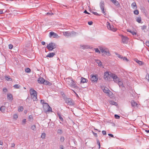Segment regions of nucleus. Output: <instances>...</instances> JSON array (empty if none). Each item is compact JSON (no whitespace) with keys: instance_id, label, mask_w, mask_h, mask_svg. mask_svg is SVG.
<instances>
[{"instance_id":"18","label":"nucleus","mask_w":149,"mask_h":149,"mask_svg":"<svg viewBox=\"0 0 149 149\" xmlns=\"http://www.w3.org/2000/svg\"><path fill=\"white\" fill-rule=\"evenodd\" d=\"M49 105L47 103H44V104H43V108L44 110H46V109L49 107Z\"/></svg>"},{"instance_id":"40","label":"nucleus","mask_w":149,"mask_h":149,"mask_svg":"<svg viewBox=\"0 0 149 149\" xmlns=\"http://www.w3.org/2000/svg\"><path fill=\"white\" fill-rule=\"evenodd\" d=\"M64 140H65V138L64 137L61 136V137L60 139V140L61 142H63L64 141Z\"/></svg>"},{"instance_id":"36","label":"nucleus","mask_w":149,"mask_h":149,"mask_svg":"<svg viewBox=\"0 0 149 149\" xmlns=\"http://www.w3.org/2000/svg\"><path fill=\"white\" fill-rule=\"evenodd\" d=\"M20 87V86L18 84H15L13 86L14 88L16 89L19 88Z\"/></svg>"},{"instance_id":"17","label":"nucleus","mask_w":149,"mask_h":149,"mask_svg":"<svg viewBox=\"0 0 149 149\" xmlns=\"http://www.w3.org/2000/svg\"><path fill=\"white\" fill-rule=\"evenodd\" d=\"M87 81L88 80L84 78L83 77H81V83H84L86 82H87Z\"/></svg>"},{"instance_id":"24","label":"nucleus","mask_w":149,"mask_h":149,"mask_svg":"<svg viewBox=\"0 0 149 149\" xmlns=\"http://www.w3.org/2000/svg\"><path fill=\"white\" fill-rule=\"evenodd\" d=\"M57 115L59 117V119L60 120L62 121H63V118L62 117L61 114H60V113H57Z\"/></svg>"},{"instance_id":"32","label":"nucleus","mask_w":149,"mask_h":149,"mask_svg":"<svg viewBox=\"0 0 149 149\" xmlns=\"http://www.w3.org/2000/svg\"><path fill=\"white\" fill-rule=\"evenodd\" d=\"M44 84L46 85H48L49 86H50L52 84L47 81H45Z\"/></svg>"},{"instance_id":"3","label":"nucleus","mask_w":149,"mask_h":149,"mask_svg":"<svg viewBox=\"0 0 149 149\" xmlns=\"http://www.w3.org/2000/svg\"><path fill=\"white\" fill-rule=\"evenodd\" d=\"M63 35L67 37L72 36L76 35V33L74 31H66L63 32Z\"/></svg>"},{"instance_id":"51","label":"nucleus","mask_w":149,"mask_h":149,"mask_svg":"<svg viewBox=\"0 0 149 149\" xmlns=\"http://www.w3.org/2000/svg\"><path fill=\"white\" fill-rule=\"evenodd\" d=\"M95 51L96 52H98L99 53H100V52L98 48L95 49Z\"/></svg>"},{"instance_id":"27","label":"nucleus","mask_w":149,"mask_h":149,"mask_svg":"<svg viewBox=\"0 0 149 149\" xmlns=\"http://www.w3.org/2000/svg\"><path fill=\"white\" fill-rule=\"evenodd\" d=\"M136 21L139 23H141V17H137L136 18Z\"/></svg>"},{"instance_id":"34","label":"nucleus","mask_w":149,"mask_h":149,"mask_svg":"<svg viewBox=\"0 0 149 149\" xmlns=\"http://www.w3.org/2000/svg\"><path fill=\"white\" fill-rule=\"evenodd\" d=\"M31 71V69L29 68H26L25 69V72L28 73L30 72Z\"/></svg>"},{"instance_id":"60","label":"nucleus","mask_w":149,"mask_h":149,"mask_svg":"<svg viewBox=\"0 0 149 149\" xmlns=\"http://www.w3.org/2000/svg\"><path fill=\"white\" fill-rule=\"evenodd\" d=\"M93 22L92 21L88 22V24L90 25H92L93 24Z\"/></svg>"},{"instance_id":"23","label":"nucleus","mask_w":149,"mask_h":149,"mask_svg":"<svg viewBox=\"0 0 149 149\" xmlns=\"http://www.w3.org/2000/svg\"><path fill=\"white\" fill-rule=\"evenodd\" d=\"M107 94L110 97H112L113 93L109 90L107 93Z\"/></svg>"},{"instance_id":"1","label":"nucleus","mask_w":149,"mask_h":149,"mask_svg":"<svg viewBox=\"0 0 149 149\" xmlns=\"http://www.w3.org/2000/svg\"><path fill=\"white\" fill-rule=\"evenodd\" d=\"M30 92L31 96L34 101L37 100V92L33 88H31L30 90Z\"/></svg>"},{"instance_id":"37","label":"nucleus","mask_w":149,"mask_h":149,"mask_svg":"<svg viewBox=\"0 0 149 149\" xmlns=\"http://www.w3.org/2000/svg\"><path fill=\"white\" fill-rule=\"evenodd\" d=\"M96 62L98 64L99 66H101L102 65L101 62L99 60H97Z\"/></svg>"},{"instance_id":"59","label":"nucleus","mask_w":149,"mask_h":149,"mask_svg":"<svg viewBox=\"0 0 149 149\" xmlns=\"http://www.w3.org/2000/svg\"><path fill=\"white\" fill-rule=\"evenodd\" d=\"M93 13L94 15H98V16H100V15H99V14H98V13H97L96 12H93Z\"/></svg>"},{"instance_id":"29","label":"nucleus","mask_w":149,"mask_h":149,"mask_svg":"<svg viewBox=\"0 0 149 149\" xmlns=\"http://www.w3.org/2000/svg\"><path fill=\"white\" fill-rule=\"evenodd\" d=\"M100 9L101 10L102 12V13L104 15H106V9H104V7L101 8Z\"/></svg>"},{"instance_id":"53","label":"nucleus","mask_w":149,"mask_h":149,"mask_svg":"<svg viewBox=\"0 0 149 149\" xmlns=\"http://www.w3.org/2000/svg\"><path fill=\"white\" fill-rule=\"evenodd\" d=\"M13 47V45L11 44H10L9 45V48L10 49H11Z\"/></svg>"},{"instance_id":"2","label":"nucleus","mask_w":149,"mask_h":149,"mask_svg":"<svg viewBox=\"0 0 149 149\" xmlns=\"http://www.w3.org/2000/svg\"><path fill=\"white\" fill-rule=\"evenodd\" d=\"M63 99L65 102L70 106H72L74 105V102L71 98H68L67 97H63Z\"/></svg>"},{"instance_id":"13","label":"nucleus","mask_w":149,"mask_h":149,"mask_svg":"<svg viewBox=\"0 0 149 149\" xmlns=\"http://www.w3.org/2000/svg\"><path fill=\"white\" fill-rule=\"evenodd\" d=\"M38 81L39 83L44 84L45 80L42 77H40L38 78Z\"/></svg>"},{"instance_id":"54","label":"nucleus","mask_w":149,"mask_h":149,"mask_svg":"<svg viewBox=\"0 0 149 149\" xmlns=\"http://www.w3.org/2000/svg\"><path fill=\"white\" fill-rule=\"evenodd\" d=\"M93 134L94 136L95 137H97V134L96 133H95L93 131H92Z\"/></svg>"},{"instance_id":"63","label":"nucleus","mask_w":149,"mask_h":149,"mask_svg":"<svg viewBox=\"0 0 149 149\" xmlns=\"http://www.w3.org/2000/svg\"><path fill=\"white\" fill-rule=\"evenodd\" d=\"M116 55H117V56L121 58V57H122L121 56L118 54H116Z\"/></svg>"},{"instance_id":"25","label":"nucleus","mask_w":149,"mask_h":149,"mask_svg":"<svg viewBox=\"0 0 149 149\" xmlns=\"http://www.w3.org/2000/svg\"><path fill=\"white\" fill-rule=\"evenodd\" d=\"M109 103L110 104L115 105V106H116L117 105V103L113 100L110 101L109 102Z\"/></svg>"},{"instance_id":"48","label":"nucleus","mask_w":149,"mask_h":149,"mask_svg":"<svg viewBox=\"0 0 149 149\" xmlns=\"http://www.w3.org/2000/svg\"><path fill=\"white\" fill-rule=\"evenodd\" d=\"M97 143L99 146V148H100V141L98 140H97Z\"/></svg>"},{"instance_id":"31","label":"nucleus","mask_w":149,"mask_h":149,"mask_svg":"<svg viewBox=\"0 0 149 149\" xmlns=\"http://www.w3.org/2000/svg\"><path fill=\"white\" fill-rule=\"evenodd\" d=\"M118 85L119 86H123V83L121 79H120L119 81L118 82V83H117Z\"/></svg>"},{"instance_id":"26","label":"nucleus","mask_w":149,"mask_h":149,"mask_svg":"<svg viewBox=\"0 0 149 149\" xmlns=\"http://www.w3.org/2000/svg\"><path fill=\"white\" fill-rule=\"evenodd\" d=\"M134 60L136 63H137L139 65H142V61L138 60L137 59H135Z\"/></svg>"},{"instance_id":"57","label":"nucleus","mask_w":149,"mask_h":149,"mask_svg":"<svg viewBox=\"0 0 149 149\" xmlns=\"http://www.w3.org/2000/svg\"><path fill=\"white\" fill-rule=\"evenodd\" d=\"M146 45L149 47V41H146Z\"/></svg>"},{"instance_id":"4","label":"nucleus","mask_w":149,"mask_h":149,"mask_svg":"<svg viewBox=\"0 0 149 149\" xmlns=\"http://www.w3.org/2000/svg\"><path fill=\"white\" fill-rule=\"evenodd\" d=\"M110 77H112L113 79V80L114 82L116 83H118L120 79L115 74L111 73L110 74Z\"/></svg>"},{"instance_id":"64","label":"nucleus","mask_w":149,"mask_h":149,"mask_svg":"<svg viewBox=\"0 0 149 149\" xmlns=\"http://www.w3.org/2000/svg\"><path fill=\"white\" fill-rule=\"evenodd\" d=\"M108 135L109 136H110L111 137H113V138L114 137V136L113 135L111 134H108Z\"/></svg>"},{"instance_id":"9","label":"nucleus","mask_w":149,"mask_h":149,"mask_svg":"<svg viewBox=\"0 0 149 149\" xmlns=\"http://www.w3.org/2000/svg\"><path fill=\"white\" fill-rule=\"evenodd\" d=\"M91 81H92L97 82L98 79L97 75H91Z\"/></svg>"},{"instance_id":"14","label":"nucleus","mask_w":149,"mask_h":149,"mask_svg":"<svg viewBox=\"0 0 149 149\" xmlns=\"http://www.w3.org/2000/svg\"><path fill=\"white\" fill-rule=\"evenodd\" d=\"M131 104L132 107H138V104L134 100H132L131 102Z\"/></svg>"},{"instance_id":"33","label":"nucleus","mask_w":149,"mask_h":149,"mask_svg":"<svg viewBox=\"0 0 149 149\" xmlns=\"http://www.w3.org/2000/svg\"><path fill=\"white\" fill-rule=\"evenodd\" d=\"M29 120L31 121H32L33 120V116L31 115H30L29 116Z\"/></svg>"},{"instance_id":"55","label":"nucleus","mask_w":149,"mask_h":149,"mask_svg":"<svg viewBox=\"0 0 149 149\" xmlns=\"http://www.w3.org/2000/svg\"><path fill=\"white\" fill-rule=\"evenodd\" d=\"M18 116L17 114H15L13 116L14 118L16 119L18 118Z\"/></svg>"},{"instance_id":"5","label":"nucleus","mask_w":149,"mask_h":149,"mask_svg":"<svg viewBox=\"0 0 149 149\" xmlns=\"http://www.w3.org/2000/svg\"><path fill=\"white\" fill-rule=\"evenodd\" d=\"M46 47L50 51H52L53 49L55 48L56 46L55 43L51 42L47 45Z\"/></svg>"},{"instance_id":"47","label":"nucleus","mask_w":149,"mask_h":149,"mask_svg":"<svg viewBox=\"0 0 149 149\" xmlns=\"http://www.w3.org/2000/svg\"><path fill=\"white\" fill-rule=\"evenodd\" d=\"M114 117L116 119H119L120 118V116H119L116 114L115 115Z\"/></svg>"},{"instance_id":"30","label":"nucleus","mask_w":149,"mask_h":149,"mask_svg":"<svg viewBox=\"0 0 149 149\" xmlns=\"http://www.w3.org/2000/svg\"><path fill=\"white\" fill-rule=\"evenodd\" d=\"M6 109V107L5 106H2L0 108V110L3 112H4Z\"/></svg>"},{"instance_id":"15","label":"nucleus","mask_w":149,"mask_h":149,"mask_svg":"<svg viewBox=\"0 0 149 149\" xmlns=\"http://www.w3.org/2000/svg\"><path fill=\"white\" fill-rule=\"evenodd\" d=\"M55 53H49L46 56V57L49 58L52 57L55 55Z\"/></svg>"},{"instance_id":"11","label":"nucleus","mask_w":149,"mask_h":149,"mask_svg":"<svg viewBox=\"0 0 149 149\" xmlns=\"http://www.w3.org/2000/svg\"><path fill=\"white\" fill-rule=\"evenodd\" d=\"M128 40V38L125 36H122V41L123 42V43H127Z\"/></svg>"},{"instance_id":"7","label":"nucleus","mask_w":149,"mask_h":149,"mask_svg":"<svg viewBox=\"0 0 149 149\" xmlns=\"http://www.w3.org/2000/svg\"><path fill=\"white\" fill-rule=\"evenodd\" d=\"M100 51L104 54L108 56H110V55L109 50L107 49L102 48L100 49Z\"/></svg>"},{"instance_id":"35","label":"nucleus","mask_w":149,"mask_h":149,"mask_svg":"<svg viewBox=\"0 0 149 149\" xmlns=\"http://www.w3.org/2000/svg\"><path fill=\"white\" fill-rule=\"evenodd\" d=\"M46 136V134L45 133H42L41 135V138L43 139H44Z\"/></svg>"},{"instance_id":"10","label":"nucleus","mask_w":149,"mask_h":149,"mask_svg":"<svg viewBox=\"0 0 149 149\" xmlns=\"http://www.w3.org/2000/svg\"><path fill=\"white\" fill-rule=\"evenodd\" d=\"M52 36L53 38H57L58 37V36L56 33L53 32L51 31L49 33V37L51 38Z\"/></svg>"},{"instance_id":"58","label":"nucleus","mask_w":149,"mask_h":149,"mask_svg":"<svg viewBox=\"0 0 149 149\" xmlns=\"http://www.w3.org/2000/svg\"><path fill=\"white\" fill-rule=\"evenodd\" d=\"M40 102L41 103L43 104H44V103H45L44 102V100H40Z\"/></svg>"},{"instance_id":"8","label":"nucleus","mask_w":149,"mask_h":149,"mask_svg":"<svg viewBox=\"0 0 149 149\" xmlns=\"http://www.w3.org/2000/svg\"><path fill=\"white\" fill-rule=\"evenodd\" d=\"M107 27L108 29L110 30L113 31H116V29L114 28V26L113 25H111V24L109 23L107 25Z\"/></svg>"},{"instance_id":"56","label":"nucleus","mask_w":149,"mask_h":149,"mask_svg":"<svg viewBox=\"0 0 149 149\" xmlns=\"http://www.w3.org/2000/svg\"><path fill=\"white\" fill-rule=\"evenodd\" d=\"M53 14H54L52 13L48 12L46 13L47 15H53Z\"/></svg>"},{"instance_id":"19","label":"nucleus","mask_w":149,"mask_h":149,"mask_svg":"<svg viewBox=\"0 0 149 149\" xmlns=\"http://www.w3.org/2000/svg\"><path fill=\"white\" fill-rule=\"evenodd\" d=\"M7 98L8 100H13L12 95L11 94H8L7 95Z\"/></svg>"},{"instance_id":"62","label":"nucleus","mask_w":149,"mask_h":149,"mask_svg":"<svg viewBox=\"0 0 149 149\" xmlns=\"http://www.w3.org/2000/svg\"><path fill=\"white\" fill-rule=\"evenodd\" d=\"M102 133L103 135H106V132L105 131L103 130L102 131Z\"/></svg>"},{"instance_id":"45","label":"nucleus","mask_w":149,"mask_h":149,"mask_svg":"<svg viewBox=\"0 0 149 149\" xmlns=\"http://www.w3.org/2000/svg\"><path fill=\"white\" fill-rule=\"evenodd\" d=\"M5 79L7 81H11L12 80V79L9 77H6Z\"/></svg>"},{"instance_id":"43","label":"nucleus","mask_w":149,"mask_h":149,"mask_svg":"<svg viewBox=\"0 0 149 149\" xmlns=\"http://www.w3.org/2000/svg\"><path fill=\"white\" fill-rule=\"evenodd\" d=\"M57 132L58 134H61L63 132L62 130L61 129H58V130Z\"/></svg>"},{"instance_id":"52","label":"nucleus","mask_w":149,"mask_h":149,"mask_svg":"<svg viewBox=\"0 0 149 149\" xmlns=\"http://www.w3.org/2000/svg\"><path fill=\"white\" fill-rule=\"evenodd\" d=\"M64 148L63 146L62 145H61L59 146V149H64Z\"/></svg>"},{"instance_id":"21","label":"nucleus","mask_w":149,"mask_h":149,"mask_svg":"<svg viewBox=\"0 0 149 149\" xmlns=\"http://www.w3.org/2000/svg\"><path fill=\"white\" fill-rule=\"evenodd\" d=\"M100 8L104 7V3L103 1H101L100 3Z\"/></svg>"},{"instance_id":"49","label":"nucleus","mask_w":149,"mask_h":149,"mask_svg":"<svg viewBox=\"0 0 149 149\" xmlns=\"http://www.w3.org/2000/svg\"><path fill=\"white\" fill-rule=\"evenodd\" d=\"M146 78L149 81V74H146Z\"/></svg>"},{"instance_id":"61","label":"nucleus","mask_w":149,"mask_h":149,"mask_svg":"<svg viewBox=\"0 0 149 149\" xmlns=\"http://www.w3.org/2000/svg\"><path fill=\"white\" fill-rule=\"evenodd\" d=\"M3 91L5 92H6L7 91V89L6 88H4L3 89Z\"/></svg>"},{"instance_id":"42","label":"nucleus","mask_w":149,"mask_h":149,"mask_svg":"<svg viewBox=\"0 0 149 149\" xmlns=\"http://www.w3.org/2000/svg\"><path fill=\"white\" fill-rule=\"evenodd\" d=\"M36 128V126L35 125H32L31 127V129L34 131L35 130Z\"/></svg>"},{"instance_id":"16","label":"nucleus","mask_w":149,"mask_h":149,"mask_svg":"<svg viewBox=\"0 0 149 149\" xmlns=\"http://www.w3.org/2000/svg\"><path fill=\"white\" fill-rule=\"evenodd\" d=\"M115 5L118 6L120 5V4L116 0H110Z\"/></svg>"},{"instance_id":"46","label":"nucleus","mask_w":149,"mask_h":149,"mask_svg":"<svg viewBox=\"0 0 149 149\" xmlns=\"http://www.w3.org/2000/svg\"><path fill=\"white\" fill-rule=\"evenodd\" d=\"M147 26L144 25L141 26V29L142 30H144L146 28Z\"/></svg>"},{"instance_id":"41","label":"nucleus","mask_w":149,"mask_h":149,"mask_svg":"<svg viewBox=\"0 0 149 149\" xmlns=\"http://www.w3.org/2000/svg\"><path fill=\"white\" fill-rule=\"evenodd\" d=\"M134 14L136 15H138L139 14V11L138 10H134Z\"/></svg>"},{"instance_id":"20","label":"nucleus","mask_w":149,"mask_h":149,"mask_svg":"<svg viewBox=\"0 0 149 149\" xmlns=\"http://www.w3.org/2000/svg\"><path fill=\"white\" fill-rule=\"evenodd\" d=\"M127 31L132 33L133 35H136V33L134 31H132L130 29H128Z\"/></svg>"},{"instance_id":"44","label":"nucleus","mask_w":149,"mask_h":149,"mask_svg":"<svg viewBox=\"0 0 149 149\" xmlns=\"http://www.w3.org/2000/svg\"><path fill=\"white\" fill-rule=\"evenodd\" d=\"M121 59H123V60L125 61H128V59L127 58L125 57H122Z\"/></svg>"},{"instance_id":"50","label":"nucleus","mask_w":149,"mask_h":149,"mask_svg":"<svg viewBox=\"0 0 149 149\" xmlns=\"http://www.w3.org/2000/svg\"><path fill=\"white\" fill-rule=\"evenodd\" d=\"M26 119H24L22 121V124H25L26 123Z\"/></svg>"},{"instance_id":"28","label":"nucleus","mask_w":149,"mask_h":149,"mask_svg":"<svg viewBox=\"0 0 149 149\" xmlns=\"http://www.w3.org/2000/svg\"><path fill=\"white\" fill-rule=\"evenodd\" d=\"M109 91V89L107 87H104L103 90V92L106 93H107Z\"/></svg>"},{"instance_id":"12","label":"nucleus","mask_w":149,"mask_h":149,"mask_svg":"<svg viewBox=\"0 0 149 149\" xmlns=\"http://www.w3.org/2000/svg\"><path fill=\"white\" fill-rule=\"evenodd\" d=\"M109 76H110V74H109V72H104V77L105 80H107L108 79Z\"/></svg>"},{"instance_id":"38","label":"nucleus","mask_w":149,"mask_h":149,"mask_svg":"<svg viewBox=\"0 0 149 149\" xmlns=\"http://www.w3.org/2000/svg\"><path fill=\"white\" fill-rule=\"evenodd\" d=\"M24 109V108L22 107H19L18 111L19 112L22 111Z\"/></svg>"},{"instance_id":"39","label":"nucleus","mask_w":149,"mask_h":149,"mask_svg":"<svg viewBox=\"0 0 149 149\" xmlns=\"http://www.w3.org/2000/svg\"><path fill=\"white\" fill-rule=\"evenodd\" d=\"M47 109V111H48L52 112V108L49 106V107H48Z\"/></svg>"},{"instance_id":"6","label":"nucleus","mask_w":149,"mask_h":149,"mask_svg":"<svg viewBox=\"0 0 149 149\" xmlns=\"http://www.w3.org/2000/svg\"><path fill=\"white\" fill-rule=\"evenodd\" d=\"M68 79L70 81H67L66 82L67 83H68L71 87L75 88L76 87V84L74 81L71 78L69 79Z\"/></svg>"},{"instance_id":"22","label":"nucleus","mask_w":149,"mask_h":149,"mask_svg":"<svg viewBox=\"0 0 149 149\" xmlns=\"http://www.w3.org/2000/svg\"><path fill=\"white\" fill-rule=\"evenodd\" d=\"M132 8L133 9H136L137 8L136 4L135 2L133 3L131 5Z\"/></svg>"}]
</instances>
